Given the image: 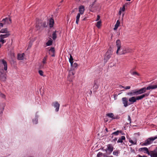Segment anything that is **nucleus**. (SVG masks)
Here are the masks:
<instances>
[{"instance_id":"obj_40","label":"nucleus","mask_w":157,"mask_h":157,"mask_svg":"<svg viewBox=\"0 0 157 157\" xmlns=\"http://www.w3.org/2000/svg\"><path fill=\"white\" fill-rule=\"evenodd\" d=\"M129 142L134 144H136L137 143L136 140L134 142L132 140H129Z\"/></svg>"},{"instance_id":"obj_32","label":"nucleus","mask_w":157,"mask_h":157,"mask_svg":"<svg viewBox=\"0 0 157 157\" xmlns=\"http://www.w3.org/2000/svg\"><path fill=\"white\" fill-rule=\"evenodd\" d=\"M80 14V13H78L76 16V23L77 24H78Z\"/></svg>"},{"instance_id":"obj_4","label":"nucleus","mask_w":157,"mask_h":157,"mask_svg":"<svg viewBox=\"0 0 157 157\" xmlns=\"http://www.w3.org/2000/svg\"><path fill=\"white\" fill-rule=\"evenodd\" d=\"M157 139V136L148 138L142 144V145L147 146L151 144L152 141Z\"/></svg>"},{"instance_id":"obj_54","label":"nucleus","mask_w":157,"mask_h":157,"mask_svg":"<svg viewBox=\"0 0 157 157\" xmlns=\"http://www.w3.org/2000/svg\"><path fill=\"white\" fill-rule=\"evenodd\" d=\"M94 5L93 4H92L91 5H90V6L91 7H91H92Z\"/></svg>"},{"instance_id":"obj_12","label":"nucleus","mask_w":157,"mask_h":157,"mask_svg":"<svg viewBox=\"0 0 157 157\" xmlns=\"http://www.w3.org/2000/svg\"><path fill=\"white\" fill-rule=\"evenodd\" d=\"M145 151V153H147L149 155H150L151 151H150V152H149L148 149L146 147H144L140 148L139 149V151Z\"/></svg>"},{"instance_id":"obj_14","label":"nucleus","mask_w":157,"mask_h":157,"mask_svg":"<svg viewBox=\"0 0 157 157\" xmlns=\"http://www.w3.org/2000/svg\"><path fill=\"white\" fill-rule=\"evenodd\" d=\"M52 105L55 108H56V111H58L60 105L57 101H56L52 103Z\"/></svg>"},{"instance_id":"obj_19","label":"nucleus","mask_w":157,"mask_h":157,"mask_svg":"<svg viewBox=\"0 0 157 157\" xmlns=\"http://www.w3.org/2000/svg\"><path fill=\"white\" fill-rule=\"evenodd\" d=\"M85 11V7L83 5H81L79 7V13L82 14L84 13Z\"/></svg>"},{"instance_id":"obj_13","label":"nucleus","mask_w":157,"mask_h":157,"mask_svg":"<svg viewBox=\"0 0 157 157\" xmlns=\"http://www.w3.org/2000/svg\"><path fill=\"white\" fill-rule=\"evenodd\" d=\"M2 21L4 24H10L12 22L11 19L10 18H6L5 19H3Z\"/></svg>"},{"instance_id":"obj_7","label":"nucleus","mask_w":157,"mask_h":157,"mask_svg":"<svg viewBox=\"0 0 157 157\" xmlns=\"http://www.w3.org/2000/svg\"><path fill=\"white\" fill-rule=\"evenodd\" d=\"M112 52L111 50H108L105 54L104 60L106 62L111 57Z\"/></svg>"},{"instance_id":"obj_53","label":"nucleus","mask_w":157,"mask_h":157,"mask_svg":"<svg viewBox=\"0 0 157 157\" xmlns=\"http://www.w3.org/2000/svg\"><path fill=\"white\" fill-rule=\"evenodd\" d=\"M117 140V138H115L114 139H113V140L114 141H116Z\"/></svg>"},{"instance_id":"obj_5","label":"nucleus","mask_w":157,"mask_h":157,"mask_svg":"<svg viewBox=\"0 0 157 157\" xmlns=\"http://www.w3.org/2000/svg\"><path fill=\"white\" fill-rule=\"evenodd\" d=\"M3 66L5 71L7 70V65L6 62L3 59H0V68H3Z\"/></svg>"},{"instance_id":"obj_43","label":"nucleus","mask_w":157,"mask_h":157,"mask_svg":"<svg viewBox=\"0 0 157 157\" xmlns=\"http://www.w3.org/2000/svg\"><path fill=\"white\" fill-rule=\"evenodd\" d=\"M113 154L114 155L118 156V151H114L113 152Z\"/></svg>"},{"instance_id":"obj_39","label":"nucleus","mask_w":157,"mask_h":157,"mask_svg":"<svg viewBox=\"0 0 157 157\" xmlns=\"http://www.w3.org/2000/svg\"><path fill=\"white\" fill-rule=\"evenodd\" d=\"M73 58L72 56L71 55H70V58L69 59V61L70 63H71L73 62Z\"/></svg>"},{"instance_id":"obj_58","label":"nucleus","mask_w":157,"mask_h":157,"mask_svg":"<svg viewBox=\"0 0 157 157\" xmlns=\"http://www.w3.org/2000/svg\"><path fill=\"white\" fill-rule=\"evenodd\" d=\"M119 14H121V11H120L119 12Z\"/></svg>"},{"instance_id":"obj_16","label":"nucleus","mask_w":157,"mask_h":157,"mask_svg":"<svg viewBox=\"0 0 157 157\" xmlns=\"http://www.w3.org/2000/svg\"><path fill=\"white\" fill-rule=\"evenodd\" d=\"M123 103L125 107H126L128 105V99L126 97L123 98L122 99Z\"/></svg>"},{"instance_id":"obj_33","label":"nucleus","mask_w":157,"mask_h":157,"mask_svg":"<svg viewBox=\"0 0 157 157\" xmlns=\"http://www.w3.org/2000/svg\"><path fill=\"white\" fill-rule=\"evenodd\" d=\"M56 32H57L56 31H55V32H54L52 34V38L53 39V40H55L57 37L56 34Z\"/></svg>"},{"instance_id":"obj_36","label":"nucleus","mask_w":157,"mask_h":157,"mask_svg":"<svg viewBox=\"0 0 157 157\" xmlns=\"http://www.w3.org/2000/svg\"><path fill=\"white\" fill-rule=\"evenodd\" d=\"M55 49L54 48L52 47L49 50V53L50 54H51V53H52L55 52Z\"/></svg>"},{"instance_id":"obj_35","label":"nucleus","mask_w":157,"mask_h":157,"mask_svg":"<svg viewBox=\"0 0 157 157\" xmlns=\"http://www.w3.org/2000/svg\"><path fill=\"white\" fill-rule=\"evenodd\" d=\"M0 98L5 99H6V95L2 93L1 91H0Z\"/></svg>"},{"instance_id":"obj_30","label":"nucleus","mask_w":157,"mask_h":157,"mask_svg":"<svg viewBox=\"0 0 157 157\" xmlns=\"http://www.w3.org/2000/svg\"><path fill=\"white\" fill-rule=\"evenodd\" d=\"M4 105L3 103L0 104V113H2L4 109Z\"/></svg>"},{"instance_id":"obj_37","label":"nucleus","mask_w":157,"mask_h":157,"mask_svg":"<svg viewBox=\"0 0 157 157\" xmlns=\"http://www.w3.org/2000/svg\"><path fill=\"white\" fill-rule=\"evenodd\" d=\"M101 21H98L97 23V24H96V26L98 28H100V27L101 26Z\"/></svg>"},{"instance_id":"obj_15","label":"nucleus","mask_w":157,"mask_h":157,"mask_svg":"<svg viewBox=\"0 0 157 157\" xmlns=\"http://www.w3.org/2000/svg\"><path fill=\"white\" fill-rule=\"evenodd\" d=\"M136 98L134 96H132V97L129 98L128 99V101L130 103H129L128 105H130L133 104L136 101Z\"/></svg>"},{"instance_id":"obj_21","label":"nucleus","mask_w":157,"mask_h":157,"mask_svg":"<svg viewBox=\"0 0 157 157\" xmlns=\"http://www.w3.org/2000/svg\"><path fill=\"white\" fill-rule=\"evenodd\" d=\"M146 88L147 90H150V89H154L157 88V84L154 85H150L147 86Z\"/></svg>"},{"instance_id":"obj_47","label":"nucleus","mask_w":157,"mask_h":157,"mask_svg":"<svg viewBox=\"0 0 157 157\" xmlns=\"http://www.w3.org/2000/svg\"><path fill=\"white\" fill-rule=\"evenodd\" d=\"M130 88H131V87L130 86H127L125 87L124 89L126 90L129 89Z\"/></svg>"},{"instance_id":"obj_44","label":"nucleus","mask_w":157,"mask_h":157,"mask_svg":"<svg viewBox=\"0 0 157 157\" xmlns=\"http://www.w3.org/2000/svg\"><path fill=\"white\" fill-rule=\"evenodd\" d=\"M127 3H126L124 5H123L122 8V11H124L125 10V7L126 5H127Z\"/></svg>"},{"instance_id":"obj_55","label":"nucleus","mask_w":157,"mask_h":157,"mask_svg":"<svg viewBox=\"0 0 157 157\" xmlns=\"http://www.w3.org/2000/svg\"><path fill=\"white\" fill-rule=\"evenodd\" d=\"M86 19V17H85V18H84L82 20V21H85Z\"/></svg>"},{"instance_id":"obj_56","label":"nucleus","mask_w":157,"mask_h":157,"mask_svg":"<svg viewBox=\"0 0 157 157\" xmlns=\"http://www.w3.org/2000/svg\"><path fill=\"white\" fill-rule=\"evenodd\" d=\"M138 155V157H143V156H141L140 155Z\"/></svg>"},{"instance_id":"obj_25","label":"nucleus","mask_w":157,"mask_h":157,"mask_svg":"<svg viewBox=\"0 0 157 157\" xmlns=\"http://www.w3.org/2000/svg\"><path fill=\"white\" fill-rule=\"evenodd\" d=\"M125 140V137L124 136H122L117 141V143L123 142V140Z\"/></svg>"},{"instance_id":"obj_8","label":"nucleus","mask_w":157,"mask_h":157,"mask_svg":"<svg viewBox=\"0 0 157 157\" xmlns=\"http://www.w3.org/2000/svg\"><path fill=\"white\" fill-rule=\"evenodd\" d=\"M10 35L9 33H6L5 34H1L0 35V42H2V44L5 43L6 41L4 39L6 38Z\"/></svg>"},{"instance_id":"obj_51","label":"nucleus","mask_w":157,"mask_h":157,"mask_svg":"<svg viewBox=\"0 0 157 157\" xmlns=\"http://www.w3.org/2000/svg\"><path fill=\"white\" fill-rule=\"evenodd\" d=\"M3 25V24L2 23H0V26L2 27Z\"/></svg>"},{"instance_id":"obj_48","label":"nucleus","mask_w":157,"mask_h":157,"mask_svg":"<svg viewBox=\"0 0 157 157\" xmlns=\"http://www.w3.org/2000/svg\"><path fill=\"white\" fill-rule=\"evenodd\" d=\"M119 133H121L122 135H124V133L121 130H118Z\"/></svg>"},{"instance_id":"obj_24","label":"nucleus","mask_w":157,"mask_h":157,"mask_svg":"<svg viewBox=\"0 0 157 157\" xmlns=\"http://www.w3.org/2000/svg\"><path fill=\"white\" fill-rule=\"evenodd\" d=\"M106 116H108L110 118H112V119H116V118L114 117V115L112 113H107L106 114Z\"/></svg>"},{"instance_id":"obj_9","label":"nucleus","mask_w":157,"mask_h":157,"mask_svg":"<svg viewBox=\"0 0 157 157\" xmlns=\"http://www.w3.org/2000/svg\"><path fill=\"white\" fill-rule=\"evenodd\" d=\"M147 89L146 87H144L139 90L136 89V95L141 94L146 92Z\"/></svg>"},{"instance_id":"obj_60","label":"nucleus","mask_w":157,"mask_h":157,"mask_svg":"<svg viewBox=\"0 0 157 157\" xmlns=\"http://www.w3.org/2000/svg\"><path fill=\"white\" fill-rule=\"evenodd\" d=\"M121 86V88H124L125 87H124V86Z\"/></svg>"},{"instance_id":"obj_6","label":"nucleus","mask_w":157,"mask_h":157,"mask_svg":"<svg viewBox=\"0 0 157 157\" xmlns=\"http://www.w3.org/2000/svg\"><path fill=\"white\" fill-rule=\"evenodd\" d=\"M107 148L105 149V153L106 154V155L110 154L113 151V147L111 144H109L107 145Z\"/></svg>"},{"instance_id":"obj_20","label":"nucleus","mask_w":157,"mask_h":157,"mask_svg":"<svg viewBox=\"0 0 157 157\" xmlns=\"http://www.w3.org/2000/svg\"><path fill=\"white\" fill-rule=\"evenodd\" d=\"M126 94L127 95L132 96L135 95H136L135 90H133L127 93Z\"/></svg>"},{"instance_id":"obj_26","label":"nucleus","mask_w":157,"mask_h":157,"mask_svg":"<svg viewBox=\"0 0 157 157\" xmlns=\"http://www.w3.org/2000/svg\"><path fill=\"white\" fill-rule=\"evenodd\" d=\"M70 63L72 69H74L75 68L77 67L78 64L76 63H73V62H72Z\"/></svg>"},{"instance_id":"obj_64","label":"nucleus","mask_w":157,"mask_h":157,"mask_svg":"<svg viewBox=\"0 0 157 157\" xmlns=\"http://www.w3.org/2000/svg\"><path fill=\"white\" fill-rule=\"evenodd\" d=\"M143 157H147V156L145 155L143 156Z\"/></svg>"},{"instance_id":"obj_59","label":"nucleus","mask_w":157,"mask_h":157,"mask_svg":"<svg viewBox=\"0 0 157 157\" xmlns=\"http://www.w3.org/2000/svg\"><path fill=\"white\" fill-rule=\"evenodd\" d=\"M106 131L107 132H108V129L107 128H106L105 129Z\"/></svg>"},{"instance_id":"obj_27","label":"nucleus","mask_w":157,"mask_h":157,"mask_svg":"<svg viewBox=\"0 0 157 157\" xmlns=\"http://www.w3.org/2000/svg\"><path fill=\"white\" fill-rule=\"evenodd\" d=\"M103 155L104 157L107 156L106 155V154L105 153H102L101 152H99L98 153L97 155V157H101V156Z\"/></svg>"},{"instance_id":"obj_11","label":"nucleus","mask_w":157,"mask_h":157,"mask_svg":"<svg viewBox=\"0 0 157 157\" xmlns=\"http://www.w3.org/2000/svg\"><path fill=\"white\" fill-rule=\"evenodd\" d=\"M74 74L75 72L72 70H70L69 71L68 79L70 81H72V79L74 78L73 75Z\"/></svg>"},{"instance_id":"obj_41","label":"nucleus","mask_w":157,"mask_h":157,"mask_svg":"<svg viewBox=\"0 0 157 157\" xmlns=\"http://www.w3.org/2000/svg\"><path fill=\"white\" fill-rule=\"evenodd\" d=\"M33 121L34 124H36L38 123V120L36 118H35L33 120Z\"/></svg>"},{"instance_id":"obj_46","label":"nucleus","mask_w":157,"mask_h":157,"mask_svg":"<svg viewBox=\"0 0 157 157\" xmlns=\"http://www.w3.org/2000/svg\"><path fill=\"white\" fill-rule=\"evenodd\" d=\"M128 120L129 121V123L130 124L131 123V117H130V116H129V115L128 116Z\"/></svg>"},{"instance_id":"obj_10","label":"nucleus","mask_w":157,"mask_h":157,"mask_svg":"<svg viewBox=\"0 0 157 157\" xmlns=\"http://www.w3.org/2000/svg\"><path fill=\"white\" fill-rule=\"evenodd\" d=\"M98 80H95L94 82L93 86V90H94V91L96 92L97 90L98 89Z\"/></svg>"},{"instance_id":"obj_34","label":"nucleus","mask_w":157,"mask_h":157,"mask_svg":"<svg viewBox=\"0 0 157 157\" xmlns=\"http://www.w3.org/2000/svg\"><path fill=\"white\" fill-rule=\"evenodd\" d=\"M47 56H46L44 58H43L42 63L43 64H44L46 63V60L47 59Z\"/></svg>"},{"instance_id":"obj_18","label":"nucleus","mask_w":157,"mask_h":157,"mask_svg":"<svg viewBox=\"0 0 157 157\" xmlns=\"http://www.w3.org/2000/svg\"><path fill=\"white\" fill-rule=\"evenodd\" d=\"M149 94L146 93L144 94H143L140 96H137L136 97V100H141L143 99V98H145V97H147Z\"/></svg>"},{"instance_id":"obj_57","label":"nucleus","mask_w":157,"mask_h":157,"mask_svg":"<svg viewBox=\"0 0 157 157\" xmlns=\"http://www.w3.org/2000/svg\"><path fill=\"white\" fill-rule=\"evenodd\" d=\"M101 149H102V150L103 151H105V149H104V148H103H103H102Z\"/></svg>"},{"instance_id":"obj_1","label":"nucleus","mask_w":157,"mask_h":157,"mask_svg":"<svg viewBox=\"0 0 157 157\" xmlns=\"http://www.w3.org/2000/svg\"><path fill=\"white\" fill-rule=\"evenodd\" d=\"M116 46L117 49V51L116 53L118 54L119 51L121 50L119 52L120 55H124L126 53L131 52L132 50L128 48H125L121 50V42L119 40H117L116 41Z\"/></svg>"},{"instance_id":"obj_38","label":"nucleus","mask_w":157,"mask_h":157,"mask_svg":"<svg viewBox=\"0 0 157 157\" xmlns=\"http://www.w3.org/2000/svg\"><path fill=\"white\" fill-rule=\"evenodd\" d=\"M52 44V40H49L46 43V45L47 46H50Z\"/></svg>"},{"instance_id":"obj_2","label":"nucleus","mask_w":157,"mask_h":157,"mask_svg":"<svg viewBox=\"0 0 157 157\" xmlns=\"http://www.w3.org/2000/svg\"><path fill=\"white\" fill-rule=\"evenodd\" d=\"M36 27L37 30L45 28L47 26L46 22L41 20H38L36 22Z\"/></svg>"},{"instance_id":"obj_52","label":"nucleus","mask_w":157,"mask_h":157,"mask_svg":"<svg viewBox=\"0 0 157 157\" xmlns=\"http://www.w3.org/2000/svg\"><path fill=\"white\" fill-rule=\"evenodd\" d=\"M77 10V8H75V9H74V10H73L72 11V12H74V11H75V10Z\"/></svg>"},{"instance_id":"obj_28","label":"nucleus","mask_w":157,"mask_h":157,"mask_svg":"<svg viewBox=\"0 0 157 157\" xmlns=\"http://www.w3.org/2000/svg\"><path fill=\"white\" fill-rule=\"evenodd\" d=\"M120 22L119 20H117V21L115 25L114 28L113 29L114 30H116L118 28L119 26Z\"/></svg>"},{"instance_id":"obj_22","label":"nucleus","mask_w":157,"mask_h":157,"mask_svg":"<svg viewBox=\"0 0 157 157\" xmlns=\"http://www.w3.org/2000/svg\"><path fill=\"white\" fill-rule=\"evenodd\" d=\"M54 23V20L53 19L51 18L49 19V24L50 25V27L51 28L53 27Z\"/></svg>"},{"instance_id":"obj_31","label":"nucleus","mask_w":157,"mask_h":157,"mask_svg":"<svg viewBox=\"0 0 157 157\" xmlns=\"http://www.w3.org/2000/svg\"><path fill=\"white\" fill-rule=\"evenodd\" d=\"M130 72L131 74L132 75H136L138 76H139L140 75L139 74L136 72V71H132L131 70Z\"/></svg>"},{"instance_id":"obj_29","label":"nucleus","mask_w":157,"mask_h":157,"mask_svg":"<svg viewBox=\"0 0 157 157\" xmlns=\"http://www.w3.org/2000/svg\"><path fill=\"white\" fill-rule=\"evenodd\" d=\"M0 32L2 33H9L7 28L3 29H1Z\"/></svg>"},{"instance_id":"obj_63","label":"nucleus","mask_w":157,"mask_h":157,"mask_svg":"<svg viewBox=\"0 0 157 157\" xmlns=\"http://www.w3.org/2000/svg\"><path fill=\"white\" fill-rule=\"evenodd\" d=\"M97 1V0H94V2L95 3Z\"/></svg>"},{"instance_id":"obj_23","label":"nucleus","mask_w":157,"mask_h":157,"mask_svg":"<svg viewBox=\"0 0 157 157\" xmlns=\"http://www.w3.org/2000/svg\"><path fill=\"white\" fill-rule=\"evenodd\" d=\"M25 54L24 53L19 54L18 55V59L19 60H23L24 58Z\"/></svg>"},{"instance_id":"obj_3","label":"nucleus","mask_w":157,"mask_h":157,"mask_svg":"<svg viewBox=\"0 0 157 157\" xmlns=\"http://www.w3.org/2000/svg\"><path fill=\"white\" fill-rule=\"evenodd\" d=\"M6 72L3 68H0V80L1 81L5 82L6 79Z\"/></svg>"},{"instance_id":"obj_17","label":"nucleus","mask_w":157,"mask_h":157,"mask_svg":"<svg viewBox=\"0 0 157 157\" xmlns=\"http://www.w3.org/2000/svg\"><path fill=\"white\" fill-rule=\"evenodd\" d=\"M151 157H157V148L153 151H151Z\"/></svg>"},{"instance_id":"obj_50","label":"nucleus","mask_w":157,"mask_h":157,"mask_svg":"<svg viewBox=\"0 0 157 157\" xmlns=\"http://www.w3.org/2000/svg\"><path fill=\"white\" fill-rule=\"evenodd\" d=\"M51 56L52 57H54L55 56V54L54 53H51Z\"/></svg>"},{"instance_id":"obj_42","label":"nucleus","mask_w":157,"mask_h":157,"mask_svg":"<svg viewBox=\"0 0 157 157\" xmlns=\"http://www.w3.org/2000/svg\"><path fill=\"white\" fill-rule=\"evenodd\" d=\"M119 134V133L118 130H117V131L113 132L112 134V135H117Z\"/></svg>"},{"instance_id":"obj_62","label":"nucleus","mask_w":157,"mask_h":157,"mask_svg":"<svg viewBox=\"0 0 157 157\" xmlns=\"http://www.w3.org/2000/svg\"><path fill=\"white\" fill-rule=\"evenodd\" d=\"M106 157H113V156H108L107 155V156H105Z\"/></svg>"},{"instance_id":"obj_61","label":"nucleus","mask_w":157,"mask_h":157,"mask_svg":"<svg viewBox=\"0 0 157 157\" xmlns=\"http://www.w3.org/2000/svg\"><path fill=\"white\" fill-rule=\"evenodd\" d=\"M92 94V91L91 90H90V94Z\"/></svg>"},{"instance_id":"obj_45","label":"nucleus","mask_w":157,"mask_h":157,"mask_svg":"<svg viewBox=\"0 0 157 157\" xmlns=\"http://www.w3.org/2000/svg\"><path fill=\"white\" fill-rule=\"evenodd\" d=\"M39 73L40 75H41V76L43 75V72L42 71L39 70Z\"/></svg>"},{"instance_id":"obj_49","label":"nucleus","mask_w":157,"mask_h":157,"mask_svg":"<svg viewBox=\"0 0 157 157\" xmlns=\"http://www.w3.org/2000/svg\"><path fill=\"white\" fill-rule=\"evenodd\" d=\"M100 18V16H99V15H98L97 16V18L96 20V21H98L99 20Z\"/></svg>"}]
</instances>
